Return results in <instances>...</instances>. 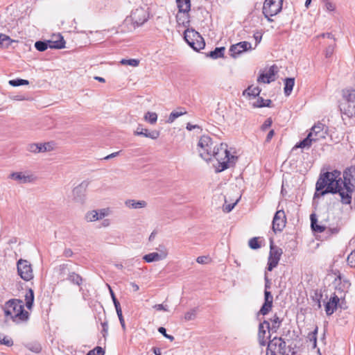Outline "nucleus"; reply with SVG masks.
Masks as SVG:
<instances>
[{"label": "nucleus", "instance_id": "1", "mask_svg": "<svg viewBox=\"0 0 355 355\" xmlns=\"http://www.w3.org/2000/svg\"><path fill=\"white\" fill-rule=\"evenodd\" d=\"M340 175L338 170L320 174L315 184L314 198L329 193H338L343 204H351L352 195L355 191V166H350L344 171L343 180Z\"/></svg>", "mask_w": 355, "mask_h": 355}, {"label": "nucleus", "instance_id": "2", "mask_svg": "<svg viewBox=\"0 0 355 355\" xmlns=\"http://www.w3.org/2000/svg\"><path fill=\"white\" fill-rule=\"evenodd\" d=\"M198 150L200 156L208 162L214 157L218 162V172L223 171L232 166L236 157L231 155L225 144L214 145L211 138L208 135H202L198 143Z\"/></svg>", "mask_w": 355, "mask_h": 355}, {"label": "nucleus", "instance_id": "3", "mask_svg": "<svg viewBox=\"0 0 355 355\" xmlns=\"http://www.w3.org/2000/svg\"><path fill=\"white\" fill-rule=\"evenodd\" d=\"M5 315L10 316L14 321H26L28 318V313L25 311L21 302L15 300H9L6 305Z\"/></svg>", "mask_w": 355, "mask_h": 355}, {"label": "nucleus", "instance_id": "4", "mask_svg": "<svg viewBox=\"0 0 355 355\" xmlns=\"http://www.w3.org/2000/svg\"><path fill=\"white\" fill-rule=\"evenodd\" d=\"M184 38L187 43L196 51L202 49L205 46L202 37L193 28H187L184 31Z\"/></svg>", "mask_w": 355, "mask_h": 355}, {"label": "nucleus", "instance_id": "5", "mask_svg": "<svg viewBox=\"0 0 355 355\" xmlns=\"http://www.w3.org/2000/svg\"><path fill=\"white\" fill-rule=\"evenodd\" d=\"M286 343L282 337H274L267 345L266 355H285Z\"/></svg>", "mask_w": 355, "mask_h": 355}, {"label": "nucleus", "instance_id": "6", "mask_svg": "<svg viewBox=\"0 0 355 355\" xmlns=\"http://www.w3.org/2000/svg\"><path fill=\"white\" fill-rule=\"evenodd\" d=\"M284 0H265L263 6V14L269 21L272 20L270 17L281 12Z\"/></svg>", "mask_w": 355, "mask_h": 355}, {"label": "nucleus", "instance_id": "7", "mask_svg": "<svg viewBox=\"0 0 355 355\" xmlns=\"http://www.w3.org/2000/svg\"><path fill=\"white\" fill-rule=\"evenodd\" d=\"M17 269L19 276L26 282L31 280L34 277L32 266L27 260L19 259L17 262Z\"/></svg>", "mask_w": 355, "mask_h": 355}, {"label": "nucleus", "instance_id": "8", "mask_svg": "<svg viewBox=\"0 0 355 355\" xmlns=\"http://www.w3.org/2000/svg\"><path fill=\"white\" fill-rule=\"evenodd\" d=\"M286 218L283 209L277 210L272 220V230L274 232H282L285 227Z\"/></svg>", "mask_w": 355, "mask_h": 355}, {"label": "nucleus", "instance_id": "9", "mask_svg": "<svg viewBox=\"0 0 355 355\" xmlns=\"http://www.w3.org/2000/svg\"><path fill=\"white\" fill-rule=\"evenodd\" d=\"M148 15L146 10L143 8H137L131 12L130 18L134 24L137 26L143 24L147 21Z\"/></svg>", "mask_w": 355, "mask_h": 355}, {"label": "nucleus", "instance_id": "10", "mask_svg": "<svg viewBox=\"0 0 355 355\" xmlns=\"http://www.w3.org/2000/svg\"><path fill=\"white\" fill-rule=\"evenodd\" d=\"M252 49V45L248 42H240L233 44L230 48V55L234 58H237L242 53Z\"/></svg>", "mask_w": 355, "mask_h": 355}, {"label": "nucleus", "instance_id": "11", "mask_svg": "<svg viewBox=\"0 0 355 355\" xmlns=\"http://www.w3.org/2000/svg\"><path fill=\"white\" fill-rule=\"evenodd\" d=\"M110 213L111 211L109 208L92 210L85 214V219L87 222H94L109 216Z\"/></svg>", "mask_w": 355, "mask_h": 355}, {"label": "nucleus", "instance_id": "12", "mask_svg": "<svg viewBox=\"0 0 355 355\" xmlns=\"http://www.w3.org/2000/svg\"><path fill=\"white\" fill-rule=\"evenodd\" d=\"M324 125L320 122L312 127L309 135H311V138L314 142L326 137L327 132L324 130Z\"/></svg>", "mask_w": 355, "mask_h": 355}, {"label": "nucleus", "instance_id": "13", "mask_svg": "<svg viewBox=\"0 0 355 355\" xmlns=\"http://www.w3.org/2000/svg\"><path fill=\"white\" fill-rule=\"evenodd\" d=\"M339 109L342 114L352 118L355 116V103H349L346 101L341 100L339 102Z\"/></svg>", "mask_w": 355, "mask_h": 355}, {"label": "nucleus", "instance_id": "14", "mask_svg": "<svg viewBox=\"0 0 355 355\" xmlns=\"http://www.w3.org/2000/svg\"><path fill=\"white\" fill-rule=\"evenodd\" d=\"M343 296H338L336 293L331 296L325 304V311L327 315H331L334 313V312L336 310L338 303L340 302V298H342Z\"/></svg>", "mask_w": 355, "mask_h": 355}, {"label": "nucleus", "instance_id": "15", "mask_svg": "<svg viewBox=\"0 0 355 355\" xmlns=\"http://www.w3.org/2000/svg\"><path fill=\"white\" fill-rule=\"evenodd\" d=\"M89 185V182L83 181L78 187L73 189V195L74 200L82 202L84 200L85 191Z\"/></svg>", "mask_w": 355, "mask_h": 355}, {"label": "nucleus", "instance_id": "16", "mask_svg": "<svg viewBox=\"0 0 355 355\" xmlns=\"http://www.w3.org/2000/svg\"><path fill=\"white\" fill-rule=\"evenodd\" d=\"M278 71V68L275 65H272L266 73H262L258 78V81L263 83H270L275 80V76Z\"/></svg>", "mask_w": 355, "mask_h": 355}, {"label": "nucleus", "instance_id": "17", "mask_svg": "<svg viewBox=\"0 0 355 355\" xmlns=\"http://www.w3.org/2000/svg\"><path fill=\"white\" fill-rule=\"evenodd\" d=\"M270 322L267 320H264L259 325L258 338L260 345L265 346L266 344V329L269 331Z\"/></svg>", "mask_w": 355, "mask_h": 355}, {"label": "nucleus", "instance_id": "18", "mask_svg": "<svg viewBox=\"0 0 355 355\" xmlns=\"http://www.w3.org/2000/svg\"><path fill=\"white\" fill-rule=\"evenodd\" d=\"M9 178L23 184L31 182L35 179L33 175H26L21 172L12 173Z\"/></svg>", "mask_w": 355, "mask_h": 355}, {"label": "nucleus", "instance_id": "19", "mask_svg": "<svg viewBox=\"0 0 355 355\" xmlns=\"http://www.w3.org/2000/svg\"><path fill=\"white\" fill-rule=\"evenodd\" d=\"M135 135L138 136H144L145 137L156 139L159 136V132L157 130L149 132L148 129L143 128L141 125H139L137 130L135 131Z\"/></svg>", "mask_w": 355, "mask_h": 355}, {"label": "nucleus", "instance_id": "20", "mask_svg": "<svg viewBox=\"0 0 355 355\" xmlns=\"http://www.w3.org/2000/svg\"><path fill=\"white\" fill-rule=\"evenodd\" d=\"M176 19L178 26H182L183 27L189 26L190 22L189 12H180L178 10Z\"/></svg>", "mask_w": 355, "mask_h": 355}, {"label": "nucleus", "instance_id": "21", "mask_svg": "<svg viewBox=\"0 0 355 355\" xmlns=\"http://www.w3.org/2000/svg\"><path fill=\"white\" fill-rule=\"evenodd\" d=\"M342 100L355 103V87H347L342 90Z\"/></svg>", "mask_w": 355, "mask_h": 355}, {"label": "nucleus", "instance_id": "22", "mask_svg": "<svg viewBox=\"0 0 355 355\" xmlns=\"http://www.w3.org/2000/svg\"><path fill=\"white\" fill-rule=\"evenodd\" d=\"M125 205L130 209H141L147 206V202L145 200H135L129 199L125 201Z\"/></svg>", "mask_w": 355, "mask_h": 355}, {"label": "nucleus", "instance_id": "23", "mask_svg": "<svg viewBox=\"0 0 355 355\" xmlns=\"http://www.w3.org/2000/svg\"><path fill=\"white\" fill-rule=\"evenodd\" d=\"M311 227L313 232L318 233H322L325 230V226L322 224H318L316 216L315 214H312L310 216Z\"/></svg>", "mask_w": 355, "mask_h": 355}, {"label": "nucleus", "instance_id": "24", "mask_svg": "<svg viewBox=\"0 0 355 355\" xmlns=\"http://www.w3.org/2000/svg\"><path fill=\"white\" fill-rule=\"evenodd\" d=\"M58 37L55 40H48L49 47L50 49H61L65 47V41L60 35L56 36Z\"/></svg>", "mask_w": 355, "mask_h": 355}, {"label": "nucleus", "instance_id": "25", "mask_svg": "<svg viewBox=\"0 0 355 355\" xmlns=\"http://www.w3.org/2000/svg\"><path fill=\"white\" fill-rule=\"evenodd\" d=\"M270 327H269V332H276L277 329L279 328L282 319H281L277 314H275L270 319Z\"/></svg>", "mask_w": 355, "mask_h": 355}, {"label": "nucleus", "instance_id": "26", "mask_svg": "<svg viewBox=\"0 0 355 355\" xmlns=\"http://www.w3.org/2000/svg\"><path fill=\"white\" fill-rule=\"evenodd\" d=\"M295 85V78H286L284 80V94L286 96L291 95L293 87Z\"/></svg>", "mask_w": 355, "mask_h": 355}, {"label": "nucleus", "instance_id": "27", "mask_svg": "<svg viewBox=\"0 0 355 355\" xmlns=\"http://www.w3.org/2000/svg\"><path fill=\"white\" fill-rule=\"evenodd\" d=\"M282 253V250L277 246H274L272 241H271L269 257L279 261Z\"/></svg>", "mask_w": 355, "mask_h": 355}, {"label": "nucleus", "instance_id": "28", "mask_svg": "<svg viewBox=\"0 0 355 355\" xmlns=\"http://www.w3.org/2000/svg\"><path fill=\"white\" fill-rule=\"evenodd\" d=\"M178 10L180 12H189L191 10L190 0H176Z\"/></svg>", "mask_w": 355, "mask_h": 355}, {"label": "nucleus", "instance_id": "29", "mask_svg": "<svg viewBox=\"0 0 355 355\" xmlns=\"http://www.w3.org/2000/svg\"><path fill=\"white\" fill-rule=\"evenodd\" d=\"M144 260L147 263H151L153 261H159L163 260L161 257L158 254V252H151L144 256Z\"/></svg>", "mask_w": 355, "mask_h": 355}, {"label": "nucleus", "instance_id": "30", "mask_svg": "<svg viewBox=\"0 0 355 355\" xmlns=\"http://www.w3.org/2000/svg\"><path fill=\"white\" fill-rule=\"evenodd\" d=\"M25 301L26 307L31 309L34 302V293L32 289H29L28 292L26 294Z\"/></svg>", "mask_w": 355, "mask_h": 355}, {"label": "nucleus", "instance_id": "31", "mask_svg": "<svg viewBox=\"0 0 355 355\" xmlns=\"http://www.w3.org/2000/svg\"><path fill=\"white\" fill-rule=\"evenodd\" d=\"M314 141L311 138V135H308L307 137L301 141L297 145H296L297 148H309L311 146L312 142Z\"/></svg>", "mask_w": 355, "mask_h": 355}, {"label": "nucleus", "instance_id": "32", "mask_svg": "<svg viewBox=\"0 0 355 355\" xmlns=\"http://www.w3.org/2000/svg\"><path fill=\"white\" fill-rule=\"evenodd\" d=\"M261 92V89L258 87H248L247 89L243 92V95L247 94L248 96L256 97L259 96Z\"/></svg>", "mask_w": 355, "mask_h": 355}, {"label": "nucleus", "instance_id": "33", "mask_svg": "<svg viewBox=\"0 0 355 355\" xmlns=\"http://www.w3.org/2000/svg\"><path fill=\"white\" fill-rule=\"evenodd\" d=\"M318 330V327L316 326L313 331L309 333L307 336V338L309 340V341L313 343V348H315L317 346Z\"/></svg>", "mask_w": 355, "mask_h": 355}, {"label": "nucleus", "instance_id": "34", "mask_svg": "<svg viewBox=\"0 0 355 355\" xmlns=\"http://www.w3.org/2000/svg\"><path fill=\"white\" fill-rule=\"evenodd\" d=\"M68 279L74 284L80 286L83 282L82 277L75 272H71L69 275Z\"/></svg>", "mask_w": 355, "mask_h": 355}, {"label": "nucleus", "instance_id": "35", "mask_svg": "<svg viewBox=\"0 0 355 355\" xmlns=\"http://www.w3.org/2000/svg\"><path fill=\"white\" fill-rule=\"evenodd\" d=\"M225 47L216 48L209 53V56L214 59L222 58L224 55Z\"/></svg>", "mask_w": 355, "mask_h": 355}, {"label": "nucleus", "instance_id": "36", "mask_svg": "<svg viewBox=\"0 0 355 355\" xmlns=\"http://www.w3.org/2000/svg\"><path fill=\"white\" fill-rule=\"evenodd\" d=\"M156 250L157 251V252H158L159 257H161L163 260L167 257L168 252L167 248L164 245H159L156 248Z\"/></svg>", "mask_w": 355, "mask_h": 355}, {"label": "nucleus", "instance_id": "37", "mask_svg": "<svg viewBox=\"0 0 355 355\" xmlns=\"http://www.w3.org/2000/svg\"><path fill=\"white\" fill-rule=\"evenodd\" d=\"M8 83L12 87H19L21 85H27L29 84V82L27 80L17 78L9 80Z\"/></svg>", "mask_w": 355, "mask_h": 355}, {"label": "nucleus", "instance_id": "38", "mask_svg": "<svg viewBox=\"0 0 355 355\" xmlns=\"http://www.w3.org/2000/svg\"><path fill=\"white\" fill-rule=\"evenodd\" d=\"M144 119L146 121H148L151 124H154L156 123L157 120V114L155 112H148L145 116Z\"/></svg>", "mask_w": 355, "mask_h": 355}, {"label": "nucleus", "instance_id": "39", "mask_svg": "<svg viewBox=\"0 0 355 355\" xmlns=\"http://www.w3.org/2000/svg\"><path fill=\"white\" fill-rule=\"evenodd\" d=\"M35 49L39 51H44L49 47L48 41H37L35 43Z\"/></svg>", "mask_w": 355, "mask_h": 355}, {"label": "nucleus", "instance_id": "40", "mask_svg": "<svg viewBox=\"0 0 355 355\" xmlns=\"http://www.w3.org/2000/svg\"><path fill=\"white\" fill-rule=\"evenodd\" d=\"M271 103L272 101L270 99H263V98H259L254 105L258 107H270Z\"/></svg>", "mask_w": 355, "mask_h": 355}, {"label": "nucleus", "instance_id": "41", "mask_svg": "<svg viewBox=\"0 0 355 355\" xmlns=\"http://www.w3.org/2000/svg\"><path fill=\"white\" fill-rule=\"evenodd\" d=\"M122 65H130L132 67H137L139 64V60L137 59H122L120 61Z\"/></svg>", "mask_w": 355, "mask_h": 355}, {"label": "nucleus", "instance_id": "42", "mask_svg": "<svg viewBox=\"0 0 355 355\" xmlns=\"http://www.w3.org/2000/svg\"><path fill=\"white\" fill-rule=\"evenodd\" d=\"M11 43L10 38L5 34H0V47H8Z\"/></svg>", "mask_w": 355, "mask_h": 355}, {"label": "nucleus", "instance_id": "43", "mask_svg": "<svg viewBox=\"0 0 355 355\" xmlns=\"http://www.w3.org/2000/svg\"><path fill=\"white\" fill-rule=\"evenodd\" d=\"M272 304L265 302L262 305L259 313L263 315H267L272 309Z\"/></svg>", "mask_w": 355, "mask_h": 355}, {"label": "nucleus", "instance_id": "44", "mask_svg": "<svg viewBox=\"0 0 355 355\" xmlns=\"http://www.w3.org/2000/svg\"><path fill=\"white\" fill-rule=\"evenodd\" d=\"M184 114H186V112H172L167 119V123H172L178 117L182 116Z\"/></svg>", "mask_w": 355, "mask_h": 355}, {"label": "nucleus", "instance_id": "45", "mask_svg": "<svg viewBox=\"0 0 355 355\" xmlns=\"http://www.w3.org/2000/svg\"><path fill=\"white\" fill-rule=\"evenodd\" d=\"M265 287H266V290L264 291L265 302L272 304V302H273V297H272L271 293L270 291H267V288H269V286L266 284Z\"/></svg>", "mask_w": 355, "mask_h": 355}, {"label": "nucleus", "instance_id": "46", "mask_svg": "<svg viewBox=\"0 0 355 355\" xmlns=\"http://www.w3.org/2000/svg\"><path fill=\"white\" fill-rule=\"evenodd\" d=\"M279 261L269 257L267 267L268 270L272 271L278 265Z\"/></svg>", "mask_w": 355, "mask_h": 355}, {"label": "nucleus", "instance_id": "47", "mask_svg": "<svg viewBox=\"0 0 355 355\" xmlns=\"http://www.w3.org/2000/svg\"><path fill=\"white\" fill-rule=\"evenodd\" d=\"M248 245L250 248L253 250H257L261 247V245L259 243L258 238L254 237L251 239H250L248 242Z\"/></svg>", "mask_w": 355, "mask_h": 355}, {"label": "nucleus", "instance_id": "48", "mask_svg": "<svg viewBox=\"0 0 355 355\" xmlns=\"http://www.w3.org/2000/svg\"><path fill=\"white\" fill-rule=\"evenodd\" d=\"M196 317V309H191L189 311H187L184 315V319L187 321L193 320Z\"/></svg>", "mask_w": 355, "mask_h": 355}, {"label": "nucleus", "instance_id": "49", "mask_svg": "<svg viewBox=\"0 0 355 355\" xmlns=\"http://www.w3.org/2000/svg\"><path fill=\"white\" fill-rule=\"evenodd\" d=\"M105 351L101 347H96L94 349L90 350L87 355H104Z\"/></svg>", "mask_w": 355, "mask_h": 355}, {"label": "nucleus", "instance_id": "50", "mask_svg": "<svg viewBox=\"0 0 355 355\" xmlns=\"http://www.w3.org/2000/svg\"><path fill=\"white\" fill-rule=\"evenodd\" d=\"M347 261L351 267L355 268V250L348 255Z\"/></svg>", "mask_w": 355, "mask_h": 355}, {"label": "nucleus", "instance_id": "51", "mask_svg": "<svg viewBox=\"0 0 355 355\" xmlns=\"http://www.w3.org/2000/svg\"><path fill=\"white\" fill-rule=\"evenodd\" d=\"M158 331L160 334H162L165 338H168L171 341H173L174 340V337L173 336L167 334L166 330L164 327H159Z\"/></svg>", "mask_w": 355, "mask_h": 355}, {"label": "nucleus", "instance_id": "52", "mask_svg": "<svg viewBox=\"0 0 355 355\" xmlns=\"http://www.w3.org/2000/svg\"><path fill=\"white\" fill-rule=\"evenodd\" d=\"M26 150L31 153H38L37 144H30L27 146Z\"/></svg>", "mask_w": 355, "mask_h": 355}, {"label": "nucleus", "instance_id": "53", "mask_svg": "<svg viewBox=\"0 0 355 355\" xmlns=\"http://www.w3.org/2000/svg\"><path fill=\"white\" fill-rule=\"evenodd\" d=\"M27 347L28 349H30L31 351L32 352H34L35 353H39L40 352L41 349H42V347L40 345L38 344H36V345H27Z\"/></svg>", "mask_w": 355, "mask_h": 355}, {"label": "nucleus", "instance_id": "54", "mask_svg": "<svg viewBox=\"0 0 355 355\" xmlns=\"http://www.w3.org/2000/svg\"><path fill=\"white\" fill-rule=\"evenodd\" d=\"M0 345H4L10 347L13 345V341L12 339L8 338L6 336H5L3 339L1 338Z\"/></svg>", "mask_w": 355, "mask_h": 355}, {"label": "nucleus", "instance_id": "55", "mask_svg": "<svg viewBox=\"0 0 355 355\" xmlns=\"http://www.w3.org/2000/svg\"><path fill=\"white\" fill-rule=\"evenodd\" d=\"M334 51V45L328 46V47L327 48V49L325 51L326 58H330L333 55Z\"/></svg>", "mask_w": 355, "mask_h": 355}, {"label": "nucleus", "instance_id": "56", "mask_svg": "<svg viewBox=\"0 0 355 355\" xmlns=\"http://www.w3.org/2000/svg\"><path fill=\"white\" fill-rule=\"evenodd\" d=\"M101 325L103 327V329H102L103 336L104 338H105L107 334V332H108V323L107 321H105L101 323Z\"/></svg>", "mask_w": 355, "mask_h": 355}, {"label": "nucleus", "instance_id": "57", "mask_svg": "<svg viewBox=\"0 0 355 355\" xmlns=\"http://www.w3.org/2000/svg\"><path fill=\"white\" fill-rule=\"evenodd\" d=\"M272 120L270 118L267 119L263 124L261 125L262 130H266L267 128L271 126L272 125Z\"/></svg>", "mask_w": 355, "mask_h": 355}, {"label": "nucleus", "instance_id": "58", "mask_svg": "<svg viewBox=\"0 0 355 355\" xmlns=\"http://www.w3.org/2000/svg\"><path fill=\"white\" fill-rule=\"evenodd\" d=\"M324 6H325V8L329 11H333L335 9L334 4L329 1H326Z\"/></svg>", "mask_w": 355, "mask_h": 355}, {"label": "nucleus", "instance_id": "59", "mask_svg": "<svg viewBox=\"0 0 355 355\" xmlns=\"http://www.w3.org/2000/svg\"><path fill=\"white\" fill-rule=\"evenodd\" d=\"M237 202H238V200H236V202H234L233 204L227 205L225 207L224 210L227 212L231 211L233 209V208L234 207V206L236 205Z\"/></svg>", "mask_w": 355, "mask_h": 355}, {"label": "nucleus", "instance_id": "60", "mask_svg": "<svg viewBox=\"0 0 355 355\" xmlns=\"http://www.w3.org/2000/svg\"><path fill=\"white\" fill-rule=\"evenodd\" d=\"M208 259V258L205 256H200V257H198L196 259V261L198 263H207V260Z\"/></svg>", "mask_w": 355, "mask_h": 355}, {"label": "nucleus", "instance_id": "61", "mask_svg": "<svg viewBox=\"0 0 355 355\" xmlns=\"http://www.w3.org/2000/svg\"><path fill=\"white\" fill-rule=\"evenodd\" d=\"M153 308L157 311H168L167 308L166 306H164L163 304H155L153 306Z\"/></svg>", "mask_w": 355, "mask_h": 355}, {"label": "nucleus", "instance_id": "62", "mask_svg": "<svg viewBox=\"0 0 355 355\" xmlns=\"http://www.w3.org/2000/svg\"><path fill=\"white\" fill-rule=\"evenodd\" d=\"M196 128H198V129H200V127L198 125H192L190 123H188L187 124V129L189 131L193 130V129H196Z\"/></svg>", "mask_w": 355, "mask_h": 355}, {"label": "nucleus", "instance_id": "63", "mask_svg": "<svg viewBox=\"0 0 355 355\" xmlns=\"http://www.w3.org/2000/svg\"><path fill=\"white\" fill-rule=\"evenodd\" d=\"M274 134H275V132L273 130H271L267 135V137H266V141L267 142H269L271 139L272 138V137L274 136Z\"/></svg>", "mask_w": 355, "mask_h": 355}, {"label": "nucleus", "instance_id": "64", "mask_svg": "<svg viewBox=\"0 0 355 355\" xmlns=\"http://www.w3.org/2000/svg\"><path fill=\"white\" fill-rule=\"evenodd\" d=\"M73 254V252L71 249H65L64 251V257H71Z\"/></svg>", "mask_w": 355, "mask_h": 355}]
</instances>
